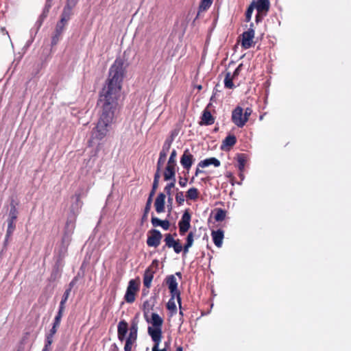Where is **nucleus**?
<instances>
[{"label":"nucleus","mask_w":351,"mask_h":351,"mask_svg":"<svg viewBox=\"0 0 351 351\" xmlns=\"http://www.w3.org/2000/svg\"><path fill=\"white\" fill-rule=\"evenodd\" d=\"M124 75L123 60L118 58L111 65L106 85L99 93L97 105L101 108V112L97 123L92 130L89 146L92 145L94 140L104 138L109 132L118 108Z\"/></svg>","instance_id":"obj_1"},{"label":"nucleus","mask_w":351,"mask_h":351,"mask_svg":"<svg viewBox=\"0 0 351 351\" xmlns=\"http://www.w3.org/2000/svg\"><path fill=\"white\" fill-rule=\"evenodd\" d=\"M152 324V327H148V334L151 336L152 339H158L162 338V326L163 324V319L156 313H152L149 322Z\"/></svg>","instance_id":"obj_2"},{"label":"nucleus","mask_w":351,"mask_h":351,"mask_svg":"<svg viewBox=\"0 0 351 351\" xmlns=\"http://www.w3.org/2000/svg\"><path fill=\"white\" fill-rule=\"evenodd\" d=\"M254 8L256 9L258 14L256 16V21L258 22L261 20L263 15L265 16L270 8L269 0H257L252 3Z\"/></svg>","instance_id":"obj_3"},{"label":"nucleus","mask_w":351,"mask_h":351,"mask_svg":"<svg viewBox=\"0 0 351 351\" xmlns=\"http://www.w3.org/2000/svg\"><path fill=\"white\" fill-rule=\"evenodd\" d=\"M162 234L157 229H151L147 232V245L149 247H157L160 245Z\"/></svg>","instance_id":"obj_4"},{"label":"nucleus","mask_w":351,"mask_h":351,"mask_svg":"<svg viewBox=\"0 0 351 351\" xmlns=\"http://www.w3.org/2000/svg\"><path fill=\"white\" fill-rule=\"evenodd\" d=\"M165 282L169 289L171 295H177V301L179 306L181 307V297L180 291L178 289V282L174 275L167 276L165 278Z\"/></svg>","instance_id":"obj_5"},{"label":"nucleus","mask_w":351,"mask_h":351,"mask_svg":"<svg viewBox=\"0 0 351 351\" xmlns=\"http://www.w3.org/2000/svg\"><path fill=\"white\" fill-rule=\"evenodd\" d=\"M231 119L238 128H243L245 125L243 118V109L240 106H237L232 112Z\"/></svg>","instance_id":"obj_6"},{"label":"nucleus","mask_w":351,"mask_h":351,"mask_svg":"<svg viewBox=\"0 0 351 351\" xmlns=\"http://www.w3.org/2000/svg\"><path fill=\"white\" fill-rule=\"evenodd\" d=\"M191 216L189 211L186 210L178 222L179 232L181 235H184L191 227Z\"/></svg>","instance_id":"obj_7"},{"label":"nucleus","mask_w":351,"mask_h":351,"mask_svg":"<svg viewBox=\"0 0 351 351\" xmlns=\"http://www.w3.org/2000/svg\"><path fill=\"white\" fill-rule=\"evenodd\" d=\"M255 32L252 28H250L247 31L244 32L242 34L241 47L243 49H249L253 45V39Z\"/></svg>","instance_id":"obj_8"},{"label":"nucleus","mask_w":351,"mask_h":351,"mask_svg":"<svg viewBox=\"0 0 351 351\" xmlns=\"http://www.w3.org/2000/svg\"><path fill=\"white\" fill-rule=\"evenodd\" d=\"M193 156L191 154L189 149H185L180 158L181 165L183 167L184 169L189 171L193 163Z\"/></svg>","instance_id":"obj_9"},{"label":"nucleus","mask_w":351,"mask_h":351,"mask_svg":"<svg viewBox=\"0 0 351 351\" xmlns=\"http://www.w3.org/2000/svg\"><path fill=\"white\" fill-rule=\"evenodd\" d=\"M176 167L173 165L167 164L163 173L165 181H176Z\"/></svg>","instance_id":"obj_10"},{"label":"nucleus","mask_w":351,"mask_h":351,"mask_svg":"<svg viewBox=\"0 0 351 351\" xmlns=\"http://www.w3.org/2000/svg\"><path fill=\"white\" fill-rule=\"evenodd\" d=\"M128 331V324L125 320H121L117 326L118 339L123 341L125 339L126 334Z\"/></svg>","instance_id":"obj_11"},{"label":"nucleus","mask_w":351,"mask_h":351,"mask_svg":"<svg viewBox=\"0 0 351 351\" xmlns=\"http://www.w3.org/2000/svg\"><path fill=\"white\" fill-rule=\"evenodd\" d=\"M165 197L166 196L164 193H160L155 200L154 206L158 213H161L165 211Z\"/></svg>","instance_id":"obj_12"},{"label":"nucleus","mask_w":351,"mask_h":351,"mask_svg":"<svg viewBox=\"0 0 351 351\" xmlns=\"http://www.w3.org/2000/svg\"><path fill=\"white\" fill-rule=\"evenodd\" d=\"M236 143V136L234 134H229L223 140L221 149L222 150H229Z\"/></svg>","instance_id":"obj_13"},{"label":"nucleus","mask_w":351,"mask_h":351,"mask_svg":"<svg viewBox=\"0 0 351 351\" xmlns=\"http://www.w3.org/2000/svg\"><path fill=\"white\" fill-rule=\"evenodd\" d=\"M151 222L154 228L160 226L165 230H169L170 227V223L167 219L161 220L154 215L152 216Z\"/></svg>","instance_id":"obj_14"},{"label":"nucleus","mask_w":351,"mask_h":351,"mask_svg":"<svg viewBox=\"0 0 351 351\" xmlns=\"http://www.w3.org/2000/svg\"><path fill=\"white\" fill-rule=\"evenodd\" d=\"M155 273V271L151 270V268H147L145 269L143 274V285L147 289H149L151 287Z\"/></svg>","instance_id":"obj_15"},{"label":"nucleus","mask_w":351,"mask_h":351,"mask_svg":"<svg viewBox=\"0 0 351 351\" xmlns=\"http://www.w3.org/2000/svg\"><path fill=\"white\" fill-rule=\"evenodd\" d=\"M138 319L137 316H136L131 321V324L130 327V333L128 337L132 339L133 340L136 341L137 339V333H138Z\"/></svg>","instance_id":"obj_16"},{"label":"nucleus","mask_w":351,"mask_h":351,"mask_svg":"<svg viewBox=\"0 0 351 351\" xmlns=\"http://www.w3.org/2000/svg\"><path fill=\"white\" fill-rule=\"evenodd\" d=\"M213 242L217 247H221L224 237L223 231L221 230H213L211 233Z\"/></svg>","instance_id":"obj_17"},{"label":"nucleus","mask_w":351,"mask_h":351,"mask_svg":"<svg viewBox=\"0 0 351 351\" xmlns=\"http://www.w3.org/2000/svg\"><path fill=\"white\" fill-rule=\"evenodd\" d=\"M220 165H221V162L217 158H216L215 157H212V158H208L205 160H201L198 163L197 166L199 167H202V168H204V167H208L210 165H213L215 167H218L220 166Z\"/></svg>","instance_id":"obj_18"},{"label":"nucleus","mask_w":351,"mask_h":351,"mask_svg":"<svg viewBox=\"0 0 351 351\" xmlns=\"http://www.w3.org/2000/svg\"><path fill=\"white\" fill-rule=\"evenodd\" d=\"M215 123V118L211 114L210 112L207 109H205L203 111V114L202 116V125H210Z\"/></svg>","instance_id":"obj_19"},{"label":"nucleus","mask_w":351,"mask_h":351,"mask_svg":"<svg viewBox=\"0 0 351 351\" xmlns=\"http://www.w3.org/2000/svg\"><path fill=\"white\" fill-rule=\"evenodd\" d=\"M194 241V234L192 231H191L186 238V243L183 246V254L184 255L186 254L189 252V250L191 247H192Z\"/></svg>","instance_id":"obj_20"},{"label":"nucleus","mask_w":351,"mask_h":351,"mask_svg":"<svg viewBox=\"0 0 351 351\" xmlns=\"http://www.w3.org/2000/svg\"><path fill=\"white\" fill-rule=\"evenodd\" d=\"M154 306V304H152L148 300L144 302V303H143V313H144V317L147 322H149V318L148 314L150 313L151 311L153 310Z\"/></svg>","instance_id":"obj_21"},{"label":"nucleus","mask_w":351,"mask_h":351,"mask_svg":"<svg viewBox=\"0 0 351 351\" xmlns=\"http://www.w3.org/2000/svg\"><path fill=\"white\" fill-rule=\"evenodd\" d=\"M73 14V10L64 7L60 16V21L67 23Z\"/></svg>","instance_id":"obj_22"},{"label":"nucleus","mask_w":351,"mask_h":351,"mask_svg":"<svg viewBox=\"0 0 351 351\" xmlns=\"http://www.w3.org/2000/svg\"><path fill=\"white\" fill-rule=\"evenodd\" d=\"M232 76L231 75V73L227 72L224 78V86L226 88L232 89L234 88V85L233 83Z\"/></svg>","instance_id":"obj_23"},{"label":"nucleus","mask_w":351,"mask_h":351,"mask_svg":"<svg viewBox=\"0 0 351 351\" xmlns=\"http://www.w3.org/2000/svg\"><path fill=\"white\" fill-rule=\"evenodd\" d=\"M199 193L197 189L193 187L189 189L187 192L186 197L187 199L191 200H196L199 197Z\"/></svg>","instance_id":"obj_24"},{"label":"nucleus","mask_w":351,"mask_h":351,"mask_svg":"<svg viewBox=\"0 0 351 351\" xmlns=\"http://www.w3.org/2000/svg\"><path fill=\"white\" fill-rule=\"evenodd\" d=\"M215 214V219L216 221H222L226 216V211L222 208H216Z\"/></svg>","instance_id":"obj_25"},{"label":"nucleus","mask_w":351,"mask_h":351,"mask_svg":"<svg viewBox=\"0 0 351 351\" xmlns=\"http://www.w3.org/2000/svg\"><path fill=\"white\" fill-rule=\"evenodd\" d=\"M175 298L177 299V295H171V298L167 304V308L172 313H176L177 308L175 303Z\"/></svg>","instance_id":"obj_26"},{"label":"nucleus","mask_w":351,"mask_h":351,"mask_svg":"<svg viewBox=\"0 0 351 351\" xmlns=\"http://www.w3.org/2000/svg\"><path fill=\"white\" fill-rule=\"evenodd\" d=\"M213 0H202L199 5V12L206 11L212 5Z\"/></svg>","instance_id":"obj_27"},{"label":"nucleus","mask_w":351,"mask_h":351,"mask_svg":"<svg viewBox=\"0 0 351 351\" xmlns=\"http://www.w3.org/2000/svg\"><path fill=\"white\" fill-rule=\"evenodd\" d=\"M139 289V282H137L135 280H130L129 282L128 287L126 291H132L133 293H136Z\"/></svg>","instance_id":"obj_28"},{"label":"nucleus","mask_w":351,"mask_h":351,"mask_svg":"<svg viewBox=\"0 0 351 351\" xmlns=\"http://www.w3.org/2000/svg\"><path fill=\"white\" fill-rule=\"evenodd\" d=\"M71 293V289H66L62 295V300L60 302L59 308L65 309V304L70 295Z\"/></svg>","instance_id":"obj_29"},{"label":"nucleus","mask_w":351,"mask_h":351,"mask_svg":"<svg viewBox=\"0 0 351 351\" xmlns=\"http://www.w3.org/2000/svg\"><path fill=\"white\" fill-rule=\"evenodd\" d=\"M151 206H152V202H150V199H147V202H146V204H145V209H144V213H143V215L142 218H141V223H143L145 221H147L148 213H149V212L150 211V209H151Z\"/></svg>","instance_id":"obj_30"},{"label":"nucleus","mask_w":351,"mask_h":351,"mask_svg":"<svg viewBox=\"0 0 351 351\" xmlns=\"http://www.w3.org/2000/svg\"><path fill=\"white\" fill-rule=\"evenodd\" d=\"M171 145V141L166 140L162 145V150L160 152L159 155L166 156L169 152Z\"/></svg>","instance_id":"obj_31"},{"label":"nucleus","mask_w":351,"mask_h":351,"mask_svg":"<svg viewBox=\"0 0 351 351\" xmlns=\"http://www.w3.org/2000/svg\"><path fill=\"white\" fill-rule=\"evenodd\" d=\"M8 230L6 232V239H8L13 233L15 229V221L12 220H8Z\"/></svg>","instance_id":"obj_32"},{"label":"nucleus","mask_w":351,"mask_h":351,"mask_svg":"<svg viewBox=\"0 0 351 351\" xmlns=\"http://www.w3.org/2000/svg\"><path fill=\"white\" fill-rule=\"evenodd\" d=\"M238 168L241 172L243 171L246 160L244 154H240L238 156Z\"/></svg>","instance_id":"obj_33"},{"label":"nucleus","mask_w":351,"mask_h":351,"mask_svg":"<svg viewBox=\"0 0 351 351\" xmlns=\"http://www.w3.org/2000/svg\"><path fill=\"white\" fill-rule=\"evenodd\" d=\"M164 241L165 242V246L169 248H171V247H172L176 240L173 239L172 235L169 233V234H165Z\"/></svg>","instance_id":"obj_34"},{"label":"nucleus","mask_w":351,"mask_h":351,"mask_svg":"<svg viewBox=\"0 0 351 351\" xmlns=\"http://www.w3.org/2000/svg\"><path fill=\"white\" fill-rule=\"evenodd\" d=\"M135 296H136V293L126 291L125 295L124 296V299L128 303H132L135 300Z\"/></svg>","instance_id":"obj_35"},{"label":"nucleus","mask_w":351,"mask_h":351,"mask_svg":"<svg viewBox=\"0 0 351 351\" xmlns=\"http://www.w3.org/2000/svg\"><path fill=\"white\" fill-rule=\"evenodd\" d=\"M64 311V310H63V309H61V308L58 309V312L54 318L53 324L60 326V322H61V319L62 317Z\"/></svg>","instance_id":"obj_36"},{"label":"nucleus","mask_w":351,"mask_h":351,"mask_svg":"<svg viewBox=\"0 0 351 351\" xmlns=\"http://www.w3.org/2000/svg\"><path fill=\"white\" fill-rule=\"evenodd\" d=\"M17 214H18V212H17V210H16L15 206H12L10 208V210L9 213V217H8V220H12V221H15L17 218Z\"/></svg>","instance_id":"obj_37"},{"label":"nucleus","mask_w":351,"mask_h":351,"mask_svg":"<svg viewBox=\"0 0 351 351\" xmlns=\"http://www.w3.org/2000/svg\"><path fill=\"white\" fill-rule=\"evenodd\" d=\"M58 328H59L58 326L53 324V326L51 328L49 333L47 334L46 336V340H50L51 341H53V337L54 335L57 332Z\"/></svg>","instance_id":"obj_38"},{"label":"nucleus","mask_w":351,"mask_h":351,"mask_svg":"<svg viewBox=\"0 0 351 351\" xmlns=\"http://www.w3.org/2000/svg\"><path fill=\"white\" fill-rule=\"evenodd\" d=\"M176 157H177V152H176V150L175 149H173L171 154H170V156L169 158V160L167 161V164H169V165H175V166H177V163H176Z\"/></svg>","instance_id":"obj_39"},{"label":"nucleus","mask_w":351,"mask_h":351,"mask_svg":"<svg viewBox=\"0 0 351 351\" xmlns=\"http://www.w3.org/2000/svg\"><path fill=\"white\" fill-rule=\"evenodd\" d=\"M62 33L55 31L54 34L51 38V45H56L60 40Z\"/></svg>","instance_id":"obj_40"},{"label":"nucleus","mask_w":351,"mask_h":351,"mask_svg":"<svg viewBox=\"0 0 351 351\" xmlns=\"http://www.w3.org/2000/svg\"><path fill=\"white\" fill-rule=\"evenodd\" d=\"M172 247L176 254H179L183 251V247L182 246L179 239L175 241Z\"/></svg>","instance_id":"obj_41"},{"label":"nucleus","mask_w":351,"mask_h":351,"mask_svg":"<svg viewBox=\"0 0 351 351\" xmlns=\"http://www.w3.org/2000/svg\"><path fill=\"white\" fill-rule=\"evenodd\" d=\"M176 201L178 205H182L184 202V196L182 191H178L176 195Z\"/></svg>","instance_id":"obj_42"},{"label":"nucleus","mask_w":351,"mask_h":351,"mask_svg":"<svg viewBox=\"0 0 351 351\" xmlns=\"http://www.w3.org/2000/svg\"><path fill=\"white\" fill-rule=\"evenodd\" d=\"M254 6L252 3L247 8L246 12H245V21L247 22H249L251 20L252 14L254 11Z\"/></svg>","instance_id":"obj_43"},{"label":"nucleus","mask_w":351,"mask_h":351,"mask_svg":"<svg viewBox=\"0 0 351 351\" xmlns=\"http://www.w3.org/2000/svg\"><path fill=\"white\" fill-rule=\"evenodd\" d=\"M135 341H136L135 340H133L132 339L128 337L125 339L124 350L125 351H132V346Z\"/></svg>","instance_id":"obj_44"},{"label":"nucleus","mask_w":351,"mask_h":351,"mask_svg":"<svg viewBox=\"0 0 351 351\" xmlns=\"http://www.w3.org/2000/svg\"><path fill=\"white\" fill-rule=\"evenodd\" d=\"M175 183L176 181H171L165 186L164 190L168 196L171 195V189L175 186Z\"/></svg>","instance_id":"obj_45"},{"label":"nucleus","mask_w":351,"mask_h":351,"mask_svg":"<svg viewBox=\"0 0 351 351\" xmlns=\"http://www.w3.org/2000/svg\"><path fill=\"white\" fill-rule=\"evenodd\" d=\"M66 25L67 23L59 21L56 25L55 31L63 33Z\"/></svg>","instance_id":"obj_46"},{"label":"nucleus","mask_w":351,"mask_h":351,"mask_svg":"<svg viewBox=\"0 0 351 351\" xmlns=\"http://www.w3.org/2000/svg\"><path fill=\"white\" fill-rule=\"evenodd\" d=\"M162 338H159L158 339H152V341L154 342V345L152 348V351H167L166 348H163L162 350H159L158 346L160 344V342L161 341Z\"/></svg>","instance_id":"obj_47"},{"label":"nucleus","mask_w":351,"mask_h":351,"mask_svg":"<svg viewBox=\"0 0 351 351\" xmlns=\"http://www.w3.org/2000/svg\"><path fill=\"white\" fill-rule=\"evenodd\" d=\"M166 156L159 155V158L156 164V169H162V167L166 160Z\"/></svg>","instance_id":"obj_48"},{"label":"nucleus","mask_w":351,"mask_h":351,"mask_svg":"<svg viewBox=\"0 0 351 351\" xmlns=\"http://www.w3.org/2000/svg\"><path fill=\"white\" fill-rule=\"evenodd\" d=\"M78 0H66L65 8L73 10L77 4Z\"/></svg>","instance_id":"obj_49"},{"label":"nucleus","mask_w":351,"mask_h":351,"mask_svg":"<svg viewBox=\"0 0 351 351\" xmlns=\"http://www.w3.org/2000/svg\"><path fill=\"white\" fill-rule=\"evenodd\" d=\"M252 108H245V112H243V118H244V121H245V123L249 120V117L252 114Z\"/></svg>","instance_id":"obj_50"},{"label":"nucleus","mask_w":351,"mask_h":351,"mask_svg":"<svg viewBox=\"0 0 351 351\" xmlns=\"http://www.w3.org/2000/svg\"><path fill=\"white\" fill-rule=\"evenodd\" d=\"M242 67H243V64H240L237 68L236 69L234 70V73L232 74H231V75L232 76V78L235 79L240 73L241 69H242Z\"/></svg>","instance_id":"obj_51"},{"label":"nucleus","mask_w":351,"mask_h":351,"mask_svg":"<svg viewBox=\"0 0 351 351\" xmlns=\"http://www.w3.org/2000/svg\"><path fill=\"white\" fill-rule=\"evenodd\" d=\"M158 265H159L158 261L155 259L152 261V264L147 268H151V270L155 271V272H156L158 267Z\"/></svg>","instance_id":"obj_52"},{"label":"nucleus","mask_w":351,"mask_h":351,"mask_svg":"<svg viewBox=\"0 0 351 351\" xmlns=\"http://www.w3.org/2000/svg\"><path fill=\"white\" fill-rule=\"evenodd\" d=\"M52 343L53 341H51L50 340H45V344L42 351H49Z\"/></svg>","instance_id":"obj_53"},{"label":"nucleus","mask_w":351,"mask_h":351,"mask_svg":"<svg viewBox=\"0 0 351 351\" xmlns=\"http://www.w3.org/2000/svg\"><path fill=\"white\" fill-rule=\"evenodd\" d=\"M188 179L186 178L180 177L179 184L182 187H185L187 184Z\"/></svg>","instance_id":"obj_54"},{"label":"nucleus","mask_w":351,"mask_h":351,"mask_svg":"<svg viewBox=\"0 0 351 351\" xmlns=\"http://www.w3.org/2000/svg\"><path fill=\"white\" fill-rule=\"evenodd\" d=\"M160 171H161L160 169H156V171L155 174H154V181H158L159 182V179L160 178Z\"/></svg>","instance_id":"obj_55"},{"label":"nucleus","mask_w":351,"mask_h":351,"mask_svg":"<svg viewBox=\"0 0 351 351\" xmlns=\"http://www.w3.org/2000/svg\"><path fill=\"white\" fill-rule=\"evenodd\" d=\"M156 191L154 190V189H152V191H150V193H149V197L147 199H150V202H152V197L155 195Z\"/></svg>","instance_id":"obj_56"},{"label":"nucleus","mask_w":351,"mask_h":351,"mask_svg":"<svg viewBox=\"0 0 351 351\" xmlns=\"http://www.w3.org/2000/svg\"><path fill=\"white\" fill-rule=\"evenodd\" d=\"M158 184H159L158 181H154V180L152 189H154V190L156 191L158 187Z\"/></svg>","instance_id":"obj_57"},{"label":"nucleus","mask_w":351,"mask_h":351,"mask_svg":"<svg viewBox=\"0 0 351 351\" xmlns=\"http://www.w3.org/2000/svg\"><path fill=\"white\" fill-rule=\"evenodd\" d=\"M204 173V171L200 170L199 169V167L197 166V168L196 169V171H195V176H197L199 173Z\"/></svg>","instance_id":"obj_58"},{"label":"nucleus","mask_w":351,"mask_h":351,"mask_svg":"<svg viewBox=\"0 0 351 351\" xmlns=\"http://www.w3.org/2000/svg\"><path fill=\"white\" fill-rule=\"evenodd\" d=\"M75 278L73 279L69 285V288L68 289H71V290L72 289V288L73 287L74 285H75Z\"/></svg>","instance_id":"obj_59"},{"label":"nucleus","mask_w":351,"mask_h":351,"mask_svg":"<svg viewBox=\"0 0 351 351\" xmlns=\"http://www.w3.org/2000/svg\"><path fill=\"white\" fill-rule=\"evenodd\" d=\"M172 201H173V198H172L171 195H170V196H168V202L171 204Z\"/></svg>","instance_id":"obj_60"},{"label":"nucleus","mask_w":351,"mask_h":351,"mask_svg":"<svg viewBox=\"0 0 351 351\" xmlns=\"http://www.w3.org/2000/svg\"><path fill=\"white\" fill-rule=\"evenodd\" d=\"M176 274L180 278H182V274L181 272L178 271V272H176Z\"/></svg>","instance_id":"obj_61"},{"label":"nucleus","mask_w":351,"mask_h":351,"mask_svg":"<svg viewBox=\"0 0 351 351\" xmlns=\"http://www.w3.org/2000/svg\"><path fill=\"white\" fill-rule=\"evenodd\" d=\"M176 351H183L182 347V346H178L176 348Z\"/></svg>","instance_id":"obj_62"},{"label":"nucleus","mask_w":351,"mask_h":351,"mask_svg":"<svg viewBox=\"0 0 351 351\" xmlns=\"http://www.w3.org/2000/svg\"><path fill=\"white\" fill-rule=\"evenodd\" d=\"M181 308H182V306L180 307V309H181ZM179 314H180V316H182V317L183 316V313H182V310H180Z\"/></svg>","instance_id":"obj_63"},{"label":"nucleus","mask_w":351,"mask_h":351,"mask_svg":"<svg viewBox=\"0 0 351 351\" xmlns=\"http://www.w3.org/2000/svg\"><path fill=\"white\" fill-rule=\"evenodd\" d=\"M197 88H198L199 90H200V89H202V86L200 85Z\"/></svg>","instance_id":"obj_64"}]
</instances>
